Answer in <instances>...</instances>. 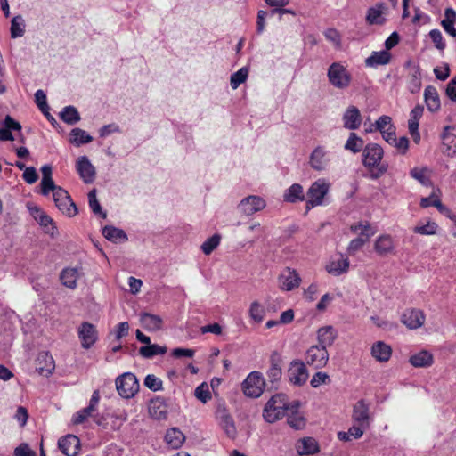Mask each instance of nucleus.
Listing matches in <instances>:
<instances>
[{
    "mask_svg": "<svg viewBox=\"0 0 456 456\" xmlns=\"http://www.w3.org/2000/svg\"><path fill=\"white\" fill-rule=\"evenodd\" d=\"M383 156L384 150L379 144L370 142L365 145L362 154V165L368 169H377L378 173L373 175L372 177L377 178L387 172L388 166L382 163Z\"/></svg>",
    "mask_w": 456,
    "mask_h": 456,
    "instance_id": "nucleus-1",
    "label": "nucleus"
},
{
    "mask_svg": "<svg viewBox=\"0 0 456 456\" xmlns=\"http://www.w3.org/2000/svg\"><path fill=\"white\" fill-rule=\"evenodd\" d=\"M289 406L290 404H288L286 396L282 394H277L272 396L266 403L263 417L267 422L273 423L286 414Z\"/></svg>",
    "mask_w": 456,
    "mask_h": 456,
    "instance_id": "nucleus-2",
    "label": "nucleus"
},
{
    "mask_svg": "<svg viewBox=\"0 0 456 456\" xmlns=\"http://www.w3.org/2000/svg\"><path fill=\"white\" fill-rule=\"evenodd\" d=\"M329 83L337 89L345 90L352 83V75L342 62H333L327 69Z\"/></svg>",
    "mask_w": 456,
    "mask_h": 456,
    "instance_id": "nucleus-3",
    "label": "nucleus"
},
{
    "mask_svg": "<svg viewBox=\"0 0 456 456\" xmlns=\"http://www.w3.org/2000/svg\"><path fill=\"white\" fill-rule=\"evenodd\" d=\"M330 187V184L323 178H320L312 183L306 192V212L323 204L324 197L328 194Z\"/></svg>",
    "mask_w": 456,
    "mask_h": 456,
    "instance_id": "nucleus-4",
    "label": "nucleus"
},
{
    "mask_svg": "<svg viewBox=\"0 0 456 456\" xmlns=\"http://www.w3.org/2000/svg\"><path fill=\"white\" fill-rule=\"evenodd\" d=\"M117 391L123 398L133 397L139 390V383L136 377L126 372L116 379Z\"/></svg>",
    "mask_w": 456,
    "mask_h": 456,
    "instance_id": "nucleus-5",
    "label": "nucleus"
},
{
    "mask_svg": "<svg viewBox=\"0 0 456 456\" xmlns=\"http://www.w3.org/2000/svg\"><path fill=\"white\" fill-rule=\"evenodd\" d=\"M54 195L53 196L55 206L65 216L72 217L77 214V208L70 198L69 192L58 187L55 189Z\"/></svg>",
    "mask_w": 456,
    "mask_h": 456,
    "instance_id": "nucleus-6",
    "label": "nucleus"
},
{
    "mask_svg": "<svg viewBox=\"0 0 456 456\" xmlns=\"http://www.w3.org/2000/svg\"><path fill=\"white\" fill-rule=\"evenodd\" d=\"M329 361L327 349L318 346H310L305 354V363L314 369L319 370L325 367Z\"/></svg>",
    "mask_w": 456,
    "mask_h": 456,
    "instance_id": "nucleus-7",
    "label": "nucleus"
},
{
    "mask_svg": "<svg viewBox=\"0 0 456 456\" xmlns=\"http://www.w3.org/2000/svg\"><path fill=\"white\" fill-rule=\"evenodd\" d=\"M265 387V379L260 372L253 371L248 375L242 383V389L245 395L248 397H258L262 395Z\"/></svg>",
    "mask_w": 456,
    "mask_h": 456,
    "instance_id": "nucleus-8",
    "label": "nucleus"
},
{
    "mask_svg": "<svg viewBox=\"0 0 456 456\" xmlns=\"http://www.w3.org/2000/svg\"><path fill=\"white\" fill-rule=\"evenodd\" d=\"M352 420L354 423H360L370 428L373 420L370 403L363 399L357 401L353 406Z\"/></svg>",
    "mask_w": 456,
    "mask_h": 456,
    "instance_id": "nucleus-9",
    "label": "nucleus"
},
{
    "mask_svg": "<svg viewBox=\"0 0 456 456\" xmlns=\"http://www.w3.org/2000/svg\"><path fill=\"white\" fill-rule=\"evenodd\" d=\"M288 375L292 384L299 387L303 386L309 377L306 364L301 360L292 361L288 370Z\"/></svg>",
    "mask_w": 456,
    "mask_h": 456,
    "instance_id": "nucleus-10",
    "label": "nucleus"
},
{
    "mask_svg": "<svg viewBox=\"0 0 456 456\" xmlns=\"http://www.w3.org/2000/svg\"><path fill=\"white\" fill-rule=\"evenodd\" d=\"M279 288L283 291H291L299 287L301 278L298 273L290 267H286L278 277Z\"/></svg>",
    "mask_w": 456,
    "mask_h": 456,
    "instance_id": "nucleus-11",
    "label": "nucleus"
},
{
    "mask_svg": "<svg viewBox=\"0 0 456 456\" xmlns=\"http://www.w3.org/2000/svg\"><path fill=\"white\" fill-rule=\"evenodd\" d=\"M78 338L81 340L82 347L91 348L98 339V332L94 325L84 322L78 328Z\"/></svg>",
    "mask_w": 456,
    "mask_h": 456,
    "instance_id": "nucleus-12",
    "label": "nucleus"
},
{
    "mask_svg": "<svg viewBox=\"0 0 456 456\" xmlns=\"http://www.w3.org/2000/svg\"><path fill=\"white\" fill-rule=\"evenodd\" d=\"M266 206L265 200L256 195H251L241 200L239 204V209L246 216H251L262 209Z\"/></svg>",
    "mask_w": 456,
    "mask_h": 456,
    "instance_id": "nucleus-13",
    "label": "nucleus"
},
{
    "mask_svg": "<svg viewBox=\"0 0 456 456\" xmlns=\"http://www.w3.org/2000/svg\"><path fill=\"white\" fill-rule=\"evenodd\" d=\"M373 248L379 256L395 254V242L391 235H379L374 241Z\"/></svg>",
    "mask_w": 456,
    "mask_h": 456,
    "instance_id": "nucleus-14",
    "label": "nucleus"
},
{
    "mask_svg": "<svg viewBox=\"0 0 456 456\" xmlns=\"http://www.w3.org/2000/svg\"><path fill=\"white\" fill-rule=\"evenodd\" d=\"M216 419L219 426L230 438H235L237 435L236 427L232 416L224 407H218L216 410Z\"/></svg>",
    "mask_w": 456,
    "mask_h": 456,
    "instance_id": "nucleus-15",
    "label": "nucleus"
},
{
    "mask_svg": "<svg viewBox=\"0 0 456 456\" xmlns=\"http://www.w3.org/2000/svg\"><path fill=\"white\" fill-rule=\"evenodd\" d=\"M330 163L328 152L322 146L316 147L311 153L309 164L311 167L317 171L325 170Z\"/></svg>",
    "mask_w": 456,
    "mask_h": 456,
    "instance_id": "nucleus-16",
    "label": "nucleus"
},
{
    "mask_svg": "<svg viewBox=\"0 0 456 456\" xmlns=\"http://www.w3.org/2000/svg\"><path fill=\"white\" fill-rule=\"evenodd\" d=\"M80 178L86 183H91L95 178V168L86 156L79 157L76 165Z\"/></svg>",
    "mask_w": 456,
    "mask_h": 456,
    "instance_id": "nucleus-17",
    "label": "nucleus"
},
{
    "mask_svg": "<svg viewBox=\"0 0 456 456\" xmlns=\"http://www.w3.org/2000/svg\"><path fill=\"white\" fill-rule=\"evenodd\" d=\"M343 126L348 130H356L362 124V115L359 109L350 105L342 116Z\"/></svg>",
    "mask_w": 456,
    "mask_h": 456,
    "instance_id": "nucleus-18",
    "label": "nucleus"
},
{
    "mask_svg": "<svg viewBox=\"0 0 456 456\" xmlns=\"http://www.w3.org/2000/svg\"><path fill=\"white\" fill-rule=\"evenodd\" d=\"M58 445L65 455L77 456L80 450V440L75 435H67L59 440Z\"/></svg>",
    "mask_w": 456,
    "mask_h": 456,
    "instance_id": "nucleus-19",
    "label": "nucleus"
},
{
    "mask_svg": "<svg viewBox=\"0 0 456 456\" xmlns=\"http://www.w3.org/2000/svg\"><path fill=\"white\" fill-rule=\"evenodd\" d=\"M55 369L54 360L48 352H41L36 360V370L43 376H50Z\"/></svg>",
    "mask_w": 456,
    "mask_h": 456,
    "instance_id": "nucleus-20",
    "label": "nucleus"
},
{
    "mask_svg": "<svg viewBox=\"0 0 456 456\" xmlns=\"http://www.w3.org/2000/svg\"><path fill=\"white\" fill-rule=\"evenodd\" d=\"M401 321L409 329H418L423 325L425 315L419 309H408L402 314Z\"/></svg>",
    "mask_w": 456,
    "mask_h": 456,
    "instance_id": "nucleus-21",
    "label": "nucleus"
},
{
    "mask_svg": "<svg viewBox=\"0 0 456 456\" xmlns=\"http://www.w3.org/2000/svg\"><path fill=\"white\" fill-rule=\"evenodd\" d=\"M299 403L297 401L290 403L286 412L288 424L294 429L299 430L305 428V419L298 412Z\"/></svg>",
    "mask_w": 456,
    "mask_h": 456,
    "instance_id": "nucleus-22",
    "label": "nucleus"
},
{
    "mask_svg": "<svg viewBox=\"0 0 456 456\" xmlns=\"http://www.w3.org/2000/svg\"><path fill=\"white\" fill-rule=\"evenodd\" d=\"M149 413L156 419H165L167 417V405L163 397L157 396L149 403Z\"/></svg>",
    "mask_w": 456,
    "mask_h": 456,
    "instance_id": "nucleus-23",
    "label": "nucleus"
},
{
    "mask_svg": "<svg viewBox=\"0 0 456 456\" xmlns=\"http://www.w3.org/2000/svg\"><path fill=\"white\" fill-rule=\"evenodd\" d=\"M386 9L387 7L383 3H379L376 5L370 7L366 14V22L369 25L385 24L386 18L383 16V14Z\"/></svg>",
    "mask_w": 456,
    "mask_h": 456,
    "instance_id": "nucleus-24",
    "label": "nucleus"
},
{
    "mask_svg": "<svg viewBox=\"0 0 456 456\" xmlns=\"http://www.w3.org/2000/svg\"><path fill=\"white\" fill-rule=\"evenodd\" d=\"M348 258H344L342 256L338 259H330L325 265V270L334 276H338L343 273H346L349 269Z\"/></svg>",
    "mask_w": 456,
    "mask_h": 456,
    "instance_id": "nucleus-25",
    "label": "nucleus"
},
{
    "mask_svg": "<svg viewBox=\"0 0 456 456\" xmlns=\"http://www.w3.org/2000/svg\"><path fill=\"white\" fill-rule=\"evenodd\" d=\"M424 99L428 110L430 112H436L440 110V97L436 88L433 86H428L424 91Z\"/></svg>",
    "mask_w": 456,
    "mask_h": 456,
    "instance_id": "nucleus-26",
    "label": "nucleus"
},
{
    "mask_svg": "<svg viewBox=\"0 0 456 456\" xmlns=\"http://www.w3.org/2000/svg\"><path fill=\"white\" fill-rule=\"evenodd\" d=\"M391 354V346L383 341H378L371 346V355L376 361L379 362H387L390 359Z\"/></svg>",
    "mask_w": 456,
    "mask_h": 456,
    "instance_id": "nucleus-27",
    "label": "nucleus"
},
{
    "mask_svg": "<svg viewBox=\"0 0 456 456\" xmlns=\"http://www.w3.org/2000/svg\"><path fill=\"white\" fill-rule=\"evenodd\" d=\"M337 338V332L331 326L322 327L317 331L318 346L327 349Z\"/></svg>",
    "mask_w": 456,
    "mask_h": 456,
    "instance_id": "nucleus-28",
    "label": "nucleus"
},
{
    "mask_svg": "<svg viewBox=\"0 0 456 456\" xmlns=\"http://www.w3.org/2000/svg\"><path fill=\"white\" fill-rule=\"evenodd\" d=\"M281 356L273 352L270 357V367L267 370V377L271 382L278 381L281 378Z\"/></svg>",
    "mask_w": 456,
    "mask_h": 456,
    "instance_id": "nucleus-29",
    "label": "nucleus"
},
{
    "mask_svg": "<svg viewBox=\"0 0 456 456\" xmlns=\"http://www.w3.org/2000/svg\"><path fill=\"white\" fill-rule=\"evenodd\" d=\"M80 276L78 268H65L60 274L61 284L69 289L77 287V281Z\"/></svg>",
    "mask_w": 456,
    "mask_h": 456,
    "instance_id": "nucleus-30",
    "label": "nucleus"
},
{
    "mask_svg": "<svg viewBox=\"0 0 456 456\" xmlns=\"http://www.w3.org/2000/svg\"><path fill=\"white\" fill-rule=\"evenodd\" d=\"M165 441L172 449H178L183 444L185 436L179 428H172L167 431Z\"/></svg>",
    "mask_w": 456,
    "mask_h": 456,
    "instance_id": "nucleus-31",
    "label": "nucleus"
},
{
    "mask_svg": "<svg viewBox=\"0 0 456 456\" xmlns=\"http://www.w3.org/2000/svg\"><path fill=\"white\" fill-rule=\"evenodd\" d=\"M455 23L456 12L452 8H446L444 11V18L441 21V26L444 30L453 38H456V28H454Z\"/></svg>",
    "mask_w": 456,
    "mask_h": 456,
    "instance_id": "nucleus-32",
    "label": "nucleus"
},
{
    "mask_svg": "<svg viewBox=\"0 0 456 456\" xmlns=\"http://www.w3.org/2000/svg\"><path fill=\"white\" fill-rule=\"evenodd\" d=\"M410 363L416 368H426L433 364V355L426 350H422L410 357Z\"/></svg>",
    "mask_w": 456,
    "mask_h": 456,
    "instance_id": "nucleus-33",
    "label": "nucleus"
},
{
    "mask_svg": "<svg viewBox=\"0 0 456 456\" xmlns=\"http://www.w3.org/2000/svg\"><path fill=\"white\" fill-rule=\"evenodd\" d=\"M351 231L354 233H358V237H362L364 242H368L370 237H372L377 230L368 222L354 224L350 227Z\"/></svg>",
    "mask_w": 456,
    "mask_h": 456,
    "instance_id": "nucleus-34",
    "label": "nucleus"
},
{
    "mask_svg": "<svg viewBox=\"0 0 456 456\" xmlns=\"http://www.w3.org/2000/svg\"><path fill=\"white\" fill-rule=\"evenodd\" d=\"M283 199L285 201L289 203L305 200V194L302 185L299 183L292 184L289 189L285 191Z\"/></svg>",
    "mask_w": 456,
    "mask_h": 456,
    "instance_id": "nucleus-35",
    "label": "nucleus"
},
{
    "mask_svg": "<svg viewBox=\"0 0 456 456\" xmlns=\"http://www.w3.org/2000/svg\"><path fill=\"white\" fill-rule=\"evenodd\" d=\"M140 321L143 328L150 331L159 330L162 325V320L159 315L148 313L142 314Z\"/></svg>",
    "mask_w": 456,
    "mask_h": 456,
    "instance_id": "nucleus-36",
    "label": "nucleus"
},
{
    "mask_svg": "<svg viewBox=\"0 0 456 456\" xmlns=\"http://www.w3.org/2000/svg\"><path fill=\"white\" fill-rule=\"evenodd\" d=\"M390 58L391 54L387 50L373 52L371 55L366 59L365 63L370 67H377L379 65L387 64Z\"/></svg>",
    "mask_w": 456,
    "mask_h": 456,
    "instance_id": "nucleus-37",
    "label": "nucleus"
},
{
    "mask_svg": "<svg viewBox=\"0 0 456 456\" xmlns=\"http://www.w3.org/2000/svg\"><path fill=\"white\" fill-rule=\"evenodd\" d=\"M102 234L108 240L115 243L126 241L127 240V236L123 230L110 225L105 226L102 229Z\"/></svg>",
    "mask_w": 456,
    "mask_h": 456,
    "instance_id": "nucleus-38",
    "label": "nucleus"
},
{
    "mask_svg": "<svg viewBox=\"0 0 456 456\" xmlns=\"http://www.w3.org/2000/svg\"><path fill=\"white\" fill-rule=\"evenodd\" d=\"M364 147V141L354 132L350 133L344 146L346 151L354 154L363 151Z\"/></svg>",
    "mask_w": 456,
    "mask_h": 456,
    "instance_id": "nucleus-39",
    "label": "nucleus"
},
{
    "mask_svg": "<svg viewBox=\"0 0 456 456\" xmlns=\"http://www.w3.org/2000/svg\"><path fill=\"white\" fill-rule=\"evenodd\" d=\"M297 451L301 455L314 454L319 451V446L314 438L306 437L301 440Z\"/></svg>",
    "mask_w": 456,
    "mask_h": 456,
    "instance_id": "nucleus-40",
    "label": "nucleus"
},
{
    "mask_svg": "<svg viewBox=\"0 0 456 456\" xmlns=\"http://www.w3.org/2000/svg\"><path fill=\"white\" fill-rule=\"evenodd\" d=\"M424 112V108L421 105L415 106L411 113L410 119L408 121V128L410 133H416L419 130V121L422 117Z\"/></svg>",
    "mask_w": 456,
    "mask_h": 456,
    "instance_id": "nucleus-41",
    "label": "nucleus"
},
{
    "mask_svg": "<svg viewBox=\"0 0 456 456\" xmlns=\"http://www.w3.org/2000/svg\"><path fill=\"white\" fill-rule=\"evenodd\" d=\"M437 192H440L438 189L434 191L429 197L422 198L420 200V206L422 208L433 206L436 207L441 213L444 212L446 208L442 204Z\"/></svg>",
    "mask_w": 456,
    "mask_h": 456,
    "instance_id": "nucleus-42",
    "label": "nucleus"
},
{
    "mask_svg": "<svg viewBox=\"0 0 456 456\" xmlns=\"http://www.w3.org/2000/svg\"><path fill=\"white\" fill-rule=\"evenodd\" d=\"M167 351L166 346H161L157 344L151 345V343L147 346H142L139 350L140 354L144 358H152L159 354H164Z\"/></svg>",
    "mask_w": 456,
    "mask_h": 456,
    "instance_id": "nucleus-43",
    "label": "nucleus"
},
{
    "mask_svg": "<svg viewBox=\"0 0 456 456\" xmlns=\"http://www.w3.org/2000/svg\"><path fill=\"white\" fill-rule=\"evenodd\" d=\"M61 118L69 125H74L80 120L77 110L73 106L65 107L60 114Z\"/></svg>",
    "mask_w": 456,
    "mask_h": 456,
    "instance_id": "nucleus-44",
    "label": "nucleus"
},
{
    "mask_svg": "<svg viewBox=\"0 0 456 456\" xmlns=\"http://www.w3.org/2000/svg\"><path fill=\"white\" fill-rule=\"evenodd\" d=\"M11 37L12 38L20 37L25 32V21L22 16L17 15L12 18L11 22Z\"/></svg>",
    "mask_w": 456,
    "mask_h": 456,
    "instance_id": "nucleus-45",
    "label": "nucleus"
},
{
    "mask_svg": "<svg viewBox=\"0 0 456 456\" xmlns=\"http://www.w3.org/2000/svg\"><path fill=\"white\" fill-rule=\"evenodd\" d=\"M70 135L72 137L71 142L77 145L88 143L93 141V137L89 135L85 130L80 128L72 129Z\"/></svg>",
    "mask_w": 456,
    "mask_h": 456,
    "instance_id": "nucleus-46",
    "label": "nucleus"
},
{
    "mask_svg": "<svg viewBox=\"0 0 456 456\" xmlns=\"http://www.w3.org/2000/svg\"><path fill=\"white\" fill-rule=\"evenodd\" d=\"M248 76V69L246 67L240 68L238 71L231 76L230 84L232 89H237L242 83H244Z\"/></svg>",
    "mask_w": 456,
    "mask_h": 456,
    "instance_id": "nucleus-47",
    "label": "nucleus"
},
{
    "mask_svg": "<svg viewBox=\"0 0 456 456\" xmlns=\"http://www.w3.org/2000/svg\"><path fill=\"white\" fill-rule=\"evenodd\" d=\"M248 313L250 318L254 322L259 323L264 320L265 310V307L258 301H254L250 305Z\"/></svg>",
    "mask_w": 456,
    "mask_h": 456,
    "instance_id": "nucleus-48",
    "label": "nucleus"
},
{
    "mask_svg": "<svg viewBox=\"0 0 456 456\" xmlns=\"http://www.w3.org/2000/svg\"><path fill=\"white\" fill-rule=\"evenodd\" d=\"M221 236L219 234H214L208 240H206L201 245V249L205 255H210L220 244Z\"/></svg>",
    "mask_w": 456,
    "mask_h": 456,
    "instance_id": "nucleus-49",
    "label": "nucleus"
},
{
    "mask_svg": "<svg viewBox=\"0 0 456 456\" xmlns=\"http://www.w3.org/2000/svg\"><path fill=\"white\" fill-rule=\"evenodd\" d=\"M437 224L435 222L428 221L426 224H418L413 228L415 233L421 235H433L436 233Z\"/></svg>",
    "mask_w": 456,
    "mask_h": 456,
    "instance_id": "nucleus-50",
    "label": "nucleus"
},
{
    "mask_svg": "<svg viewBox=\"0 0 456 456\" xmlns=\"http://www.w3.org/2000/svg\"><path fill=\"white\" fill-rule=\"evenodd\" d=\"M88 202L90 208L94 214L101 215L103 218L106 217V213L102 211V207L96 197V190L94 189L88 193Z\"/></svg>",
    "mask_w": 456,
    "mask_h": 456,
    "instance_id": "nucleus-51",
    "label": "nucleus"
},
{
    "mask_svg": "<svg viewBox=\"0 0 456 456\" xmlns=\"http://www.w3.org/2000/svg\"><path fill=\"white\" fill-rule=\"evenodd\" d=\"M144 385L151 391H160L163 388V383L160 379L153 374H148L144 379Z\"/></svg>",
    "mask_w": 456,
    "mask_h": 456,
    "instance_id": "nucleus-52",
    "label": "nucleus"
},
{
    "mask_svg": "<svg viewBox=\"0 0 456 456\" xmlns=\"http://www.w3.org/2000/svg\"><path fill=\"white\" fill-rule=\"evenodd\" d=\"M194 395L203 403H206L210 398L209 387L207 383H202L195 388Z\"/></svg>",
    "mask_w": 456,
    "mask_h": 456,
    "instance_id": "nucleus-53",
    "label": "nucleus"
},
{
    "mask_svg": "<svg viewBox=\"0 0 456 456\" xmlns=\"http://www.w3.org/2000/svg\"><path fill=\"white\" fill-rule=\"evenodd\" d=\"M429 37L432 42L435 44V46L440 50L444 51L446 47V44L444 40L443 35L439 29H432L429 32Z\"/></svg>",
    "mask_w": 456,
    "mask_h": 456,
    "instance_id": "nucleus-54",
    "label": "nucleus"
},
{
    "mask_svg": "<svg viewBox=\"0 0 456 456\" xmlns=\"http://www.w3.org/2000/svg\"><path fill=\"white\" fill-rule=\"evenodd\" d=\"M427 168L414 167L411 170V175L418 180L423 185H428L430 183L429 178L426 175Z\"/></svg>",
    "mask_w": 456,
    "mask_h": 456,
    "instance_id": "nucleus-55",
    "label": "nucleus"
},
{
    "mask_svg": "<svg viewBox=\"0 0 456 456\" xmlns=\"http://www.w3.org/2000/svg\"><path fill=\"white\" fill-rule=\"evenodd\" d=\"M330 382V376L326 372L318 371L313 376L310 384L313 387L316 388L322 384H328Z\"/></svg>",
    "mask_w": 456,
    "mask_h": 456,
    "instance_id": "nucleus-56",
    "label": "nucleus"
},
{
    "mask_svg": "<svg viewBox=\"0 0 456 456\" xmlns=\"http://www.w3.org/2000/svg\"><path fill=\"white\" fill-rule=\"evenodd\" d=\"M94 411L92 407H86L79 411H77L73 417L74 424H81L83 423L88 417L92 416Z\"/></svg>",
    "mask_w": 456,
    "mask_h": 456,
    "instance_id": "nucleus-57",
    "label": "nucleus"
},
{
    "mask_svg": "<svg viewBox=\"0 0 456 456\" xmlns=\"http://www.w3.org/2000/svg\"><path fill=\"white\" fill-rule=\"evenodd\" d=\"M392 125V118L389 116L383 115L373 124V126L375 130L382 133V131H386Z\"/></svg>",
    "mask_w": 456,
    "mask_h": 456,
    "instance_id": "nucleus-58",
    "label": "nucleus"
},
{
    "mask_svg": "<svg viewBox=\"0 0 456 456\" xmlns=\"http://www.w3.org/2000/svg\"><path fill=\"white\" fill-rule=\"evenodd\" d=\"M369 428H370L369 427H366L360 423H354L353 426L348 429V431L353 439H359L362 436L364 432Z\"/></svg>",
    "mask_w": 456,
    "mask_h": 456,
    "instance_id": "nucleus-59",
    "label": "nucleus"
},
{
    "mask_svg": "<svg viewBox=\"0 0 456 456\" xmlns=\"http://www.w3.org/2000/svg\"><path fill=\"white\" fill-rule=\"evenodd\" d=\"M41 193L44 196H46L49 194L50 191L53 192V196L54 195L55 189H58L59 186H56L54 184V182L53 179H42L41 180Z\"/></svg>",
    "mask_w": 456,
    "mask_h": 456,
    "instance_id": "nucleus-60",
    "label": "nucleus"
},
{
    "mask_svg": "<svg viewBox=\"0 0 456 456\" xmlns=\"http://www.w3.org/2000/svg\"><path fill=\"white\" fill-rule=\"evenodd\" d=\"M401 154H405L409 149V139L406 136H402L399 139L395 138V142L391 143Z\"/></svg>",
    "mask_w": 456,
    "mask_h": 456,
    "instance_id": "nucleus-61",
    "label": "nucleus"
},
{
    "mask_svg": "<svg viewBox=\"0 0 456 456\" xmlns=\"http://www.w3.org/2000/svg\"><path fill=\"white\" fill-rule=\"evenodd\" d=\"M364 244L365 242L362 240V237H357L352 240L347 247V253L351 256L354 255L364 246Z\"/></svg>",
    "mask_w": 456,
    "mask_h": 456,
    "instance_id": "nucleus-62",
    "label": "nucleus"
},
{
    "mask_svg": "<svg viewBox=\"0 0 456 456\" xmlns=\"http://www.w3.org/2000/svg\"><path fill=\"white\" fill-rule=\"evenodd\" d=\"M23 179L29 184L35 183L38 179V175L35 167H27L25 168L23 175Z\"/></svg>",
    "mask_w": 456,
    "mask_h": 456,
    "instance_id": "nucleus-63",
    "label": "nucleus"
},
{
    "mask_svg": "<svg viewBox=\"0 0 456 456\" xmlns=\"http://www.w3.org/2000/svg\"><path fill=\"white\" fill-rule=\"evenodd\" d=\"M14 456H36V452L32 451L28 444L22 443L15 448Z\"/></svg>",
    "mask_w": 456,
    "mask_h": 456,
    "instance_id": "nucleus-64",
    "label": "nucleus"
}]
</instances>
